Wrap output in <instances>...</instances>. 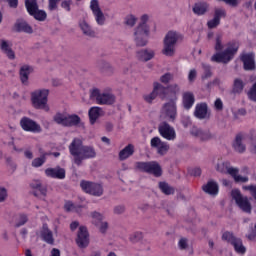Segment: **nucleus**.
Returning a JSON list of instances; mask_svg holds the SVG:
<instances>
[{
  "label": "nucleus",
  "mask_w": 256,
  "mask_h": 256,
  "mask_svg": "<svg viewBox=\"0 0 256 256\" xmlns=\"http://www.w3.org/2000/svg\"><path fill=\"white\" fill-rule=\"evenodd\" d=\"M69 153L73 157V163L77 167L83 165L85 159H95L97 157V150L93 146L83 145V140L80 138H74L70 145L68 146Z\"/></svg>",
  "instance_id": "1"
},
{
  "label": "nucleus",
  "mask_w": 256,
  "mask_h": 256,
  "mask_svg": "<svg viewBox=\"0 0 256 256\" xmlns=\"http://www.w3.org/2000/svg\"><path fill=\"white\" fill-rule=\"evenodd\" d=\"M183 39L181 33L169 31L163 39V48L161 50L164 57H175L177 53V43Z\"/></svg>",
  "instance_id": "2"
},
{
  "label": "nucleus",
  "mask_w": 256,
  "mask_h": 256,
  "mask_svg": "<svg viewBox=\"0 0 256 256\" xmlns=\"http://www.w3.org/2000/svg\"><path fill=\"white\" fill-rule=\"evenodd\" d=\"M149 21V15L144 14L141 17V23L134 30V41L137 47H145L149 40V26L147 25Z\"/></svg>",
  "instance_id": "3"
},
{
  "label": "nucleus",
  "mask_w": 256,
  "mask_h": 256,
  "mask_svg": "<svg viewBox=\"0 0 256 256\" xmlns=\"http://www.w3.org/2000/svg\"><path fill=\"white\" fill-rule=\"evenodd\" d=\"M237 51H239V43L235 41L229 42L224 51L218 52L211 57V61L227 64L229 61H232Z\"/></svg>",
  "instance_id": "4"
},
{
  "label": "nucleus",
  "mask_w": 256,
  "mask_h": 256,
  "mask_svg": "<svg viewBox=\"0 0 256 256\" xmlns=\"http://www.w3.org/2000/svg\"><path fill=\"white\" fill-rule=\"evenodd\" d=\"M53 121L56 125L62 127H77L81 123V118L76 115H70L67 112H58L53 116Z\"/></svg>",
  "instance_id": "5"
},
{
  "label": "nucleus",
  "mask_w": 256,
  "mask_h": 256,
  "mask_svg": "<svg viewBox=\"0 0 256 256\" xmlns=\"http://www.w3.org/2000/svg\"><path fill=\"white\" fill-rule=\"evenodd\" d=\"M49 97V90L41 89L35 90L31 93V102L34 109H43V111H49V105H47Z\"/></svg>",
  "instance_id": "6"
},
{
  "label": "nucleus",
  "mask_w": 256,
  "mask_h": 256,
  "mask_svg": "<svg viewBox=\"0 0 256 256\" xmlns=\"http://www.w3.org/2000/svg\"><path fill=\"white\" fill-rule=\"evenodd\" d=\"M160 119L168 123H175L177 119V102L170 100L162 105Z\"/></svg>",
  "instance_id": "7"
},
{
  "label": "nucleus",
  "mask_w": 256,
  "mask_h": 256,
  "mask_svg": "<svg viewBox=\"0 0 256 256\" xmlns=\"http://www.w3.org/2000/svg\"><path fill=\"white\" fill-rule=\"evenodd\" d=\"M135 168L142 173H148L149 175H154V177H161L163 175V170L161 165L156 161L150 162H136Z\"/></svg>",
  "instance_id": "8"
},
{
  "label": "nucleus",
  "mask_w": 256,
  "mask_h": 256,
  "mask_svg": "<svg viewBox=\"0 0 256 256\" xmlns=\"http://www.w3.org/2000/svg\"><path fill=\"white\" fill-rule=\"evenodd\" d=\"M90 99L98 105H113L115 103V96L113 94L101 93L99 89H93L90 92Z\"/></svg>",
  "instance_id": "9"
},
{
  "label": "nucleus",
  "mask_w": 256,
  "mask_h": 256,
  "mask_svg": "<svg viewBox=\"0 0 256 256\" xmlns=\"http://www.w3.org/2000/svg\"><path fill=\"white\" fill-rule=\"evenodd\" d=\"M231 195L236 205H238V207L244 211V213L251 214L253 207L251 206V202H249V198L247 196H243L241 191L238 189L232 190Z\"/></svg>",
  "instance_id": "10"
},
{
  "label": "nucleus",
  "mask_w": 256,
  "mask_h": 256,
  "mask_svg": "<svg viewBox=\"0 0 256 256\" xmlns=\"http://www.w3.org/2000/svg\"><path fill=\"white\" fill-rule=\"evenodd\" d=\"M190 135H192L194 139H197L201 143H207V141H212V139H215V134H213L211 130L199 128L196 126L191 128Z\"/></svg>",
  "instance_id": "11"
},
{
  "label": "nucleus",
  "mask_w": 256,
  "mask_h": 256,
  "mask_svg": "<svg viewBox=\"0 0 256 256\" xmlns=\"http://www.w3.org/2000/svg\"><path fill=\"white\" fill-rule=\"evenodd\" d=\"M90 9L97 25L103 27V25H105V22L107 21V18L105 17L103 10H101V6H99V0H91Z\"/></svg>",
  "instance_id": "12"
},
{
  "label": "nucleus",
  "mask_w": 256,
  "mask_h": 256,
  "mask_svg": "<svg viewBox=\"0 0 256 256\" xmlns=\"http://www.w3.org/2000/svg\"><path fill=\"white\" fill-rule=\"evenodd\" d=\"M158 131L164 139L167 141H175L177 139V133L175 132V128L169 125V122L163 121L158 126Z\"/></svg>",
  "instance_id": "13"
},
{
  "label": "nucleus",
  "mask_w": 256,
  "mask_h": 256,
  "mask_svg": "<svg viewBox=\"0 0 256 256\" xmlns=\"http://www.w3.org/2000/svg\"><path fill=\"white\" fill-rule=\"evenodd\" d=\"M92 217V224L97 227V229L102 233V235H105L107 233V230L109 229V222L105 221V216L103 214L94 211L91 213Z\"/></svg>",
  "instance_id": "14"
},
{
  "label": "nucleus",
  "mask_w": 256,
  "mask_h": 256,
  "mask_svg": "<svg viewBox=\"0 0 256 256\" xmlns=\"http://www.w3.org/2000/svg\"><path fill=\"white\" fill-rule=\"evenodd\" d=\"M81 187L85 193H89V195H93L94 197H101L103 195V186L101 184L82 181Z\"/></svg>",
  "instance_id": "15"
},
{
  "label": "nucleus",
  "mask_w": 256,
  "mask_h": 256,
  "mask_svg": "<svg viewBox=\"0 0 256 256\" xmlns=\"http://www.w3.org/2000/svg\"><path fill=\"white\" fill-rule=\"evenodd\" d=\"M20 125L24 131L30 133H41V125L37 124L34 120L28 117H23L20 120Z\"/></svg>",
  "instance_id": "16"
},
{
  "label": "nucleus",
  "mask_w": 256,
  "mask_h": 256,
  "mask_svg": "<svg viewBox=\"0 0 256 256\" xmlns=\"http://www.w3.org/2000/svg\"><path fill=\"white\" fill-rule=\"evenodd\" d=\"M76 243L80 249H85V247L89 246V232L87 231V227H79Z\"/></svg>",
  "instance_id": "17"
},
{
  "label": "nucleus",
  "mask_w": 256,
  "mask_h": 256,
  "mask_svg": "<svg viewBox=\"0 0 256 256\" xmlns=\"http://www.w3.org/2000/svg\"><path fill=\"white\" fill-rule=\"evenodd\" d=\"M150 145L153 149H157V153H159V155H165V153L169 151V144H167V142H163L159 137L152 138Z\"/></svg>",
  "instance_id": "18"
},
{
  "label": "nucleus",
  "mask_w": 256,
  "mask_h": 256,
  "mask_svg": "<svg viewBox=\"0 0 256 256\" xmlns=\"http://www.w3.org/2000/svg\"><path fill=\"white\" fill-rule=\"evenodd\" d=\"M13 44L9 40L0 39V49L8 59H15V51H13Z\"/></svg>",
  "instance_id": "19"
},
{
  "label": "nucleus",
  "mask_w": 256,
  "mask_h": 256,
  "mask_svg": "<svg viewBox=\"0 0 256 256\" xmlns=\"http://www.w3.org/2000/svg\"><path fill=\"white\" fill-rule=\"evenodd\" d=\"M40 235L42 239L47 243L48 245H55V238H53V231L49 229V226L47 224H43L42 229L40 231Z\"/></svg>",
  "instance_id": "20"
},
{
  "label": "nucleus",
  "mask_w": 256,
  "mask_h": 256,
  "mask_svg": "<svg viewBox=\"0 0 256 256\" xmlns=\"http://www.w3.org/2000/svg\"><path fill=\"white\" fill-rule=\"evenodd\" d=\"M45 175L52 179H65V170L59 166L56 168H48L45 170Z\"/></svg>",
  "instance_id": "21"
},
{
  "label": "nucleus",
  "mask_w": 256,
  "mask_h": 256,
  "mask_svg": "<svg viewBox=\"0 0 256 256\" xmlns=\"http://www.w3.org/2000/svg\"><path fill=\"white\" fill-rule=\"evenodd\" d=\"M136 57L139 61H143L147 63V61H151L155 57V50L153 49H142L136 53Z\"/></svg>",
  "instance_id": "22"
},
{
  "label": "nucleus",
  "mask_w": 256,
  "mask_h": 256,
  "mask_svg": "<svg viewBox=\"0 0 256 256\" xmlns=\"http://www.w3.org/2000/svg\"><path fill=\"white\" fill-rule=\"evenodd\" d=\"M30 187L32 189H35L34 191L35 197H40V195L42 197H45L47 195V187L43 186V184H41V181L39 180L32 181L30 184Z\"/></svg>",
  "instance_id": "23"
},
{
  "label": "nucleus",
  "mask_w": 256,
  "mask_h": 256,
  "mask_svg": "<svg viewBox=\"0 0 256 256\" xmlns=\"http://www.w3.org/2000/svg\"><path fill=\"white\" fill-rule=\"evenodd\" d=\"M232 169H235V168L231 167V163H229V161L224 159H218L216 164V171H218V173L231 175L230 171Z\"/></svg>",
  "instance_id": "24"
},
{
  "label": "nucleus",
  "mask_w": 256,
  "mask_h": 256,
  "mask_svg": "<svg viewBox=\"0 0 256 256\" xmlns=\"http://www.w3.org/2000/svg\"><path fill=\"white\" fill-rule=\"evenodd\" d=\"M207 111V103H200L196 105L194 115L197 119H207V117H209V113Z\"/></svg>",
  "instance_id": "25"
},
{
  "label": "nucleus",
  "mask_w": 256,
  "mask_h": 256,
  "mask_svg": "<svg viewBox=\"0 0 256 256\" xmlns=\"http://www.w3.org/2000/svg\"><path fill=\"white\" fill-rule=\"evenodd\" d=\"M242 62L244 64L245 71H253L255 69V55L244 54L242 56Z\"/></svg>",
  "instance_id": "26"
},
{
  "label": "nucleus",
  "mask_w": 256,
  "mask_h": 256,
  "mask_svg": "<svg viewBox=\"0 0 256 256\" xmlns=\"http://www.w3.org/2000/svg\"><path fill=\"white\" fill-rule=\"evenodd\" d=\"M14 27L18 33H33V27L25 20H17Z\"/></svg>",
  "instance_id": "27"
},
{
  "label": "nucleus",
  "mask_w": 256,
  "mask_h": 256,
  "mask_svg": "<svg viewBox=\"0 0 256 256\" xmlns=\"http://www.w3.org/2000/svg\"><path fill=\"white\" fill-rule=\"evenodd\" d=\"M182 103L184 109H191L195 105V94L193 92H184L182 95Z\"/></svg>",
  "instance_id": "28"
},
{
  "label": "nucleus",
  "mask_w": 256,
  "mask_h": 256,
  "mask_svg": "<svg viewBox=\"0 0 256 256\" xmlns=\"http://www.w3.org/2000/svg\"><path fill=\"white\" fill-rule=\"evenodd\" d=\"M79 28L81 29L83 35H85V37H95V30H93V27H91V24L88 23L85 20H80L79 21Z\"/></svg>",
  "instance_id": "29"
},
{
  "label": "nucleus",
  "mask_w": 256,
  "mask_h": 256,
  "mask_svg": "<svg viewBox=\"0 0 256 256\" xmlns=\"http://www.w3.org/2000/svg\"><path fill=\"white\" fill-rule=\"evenodd\" d=\"M31 73H33V67L29 65H23L20 68V79L23 85H27V83H29V75H31Z\"/></svg>",
  "instance_id": "30"
},
{
  "label": "nucleus",
  "mask_w": 256,
  "mask_h": 256,
  "mask_svg": "<svg viewBox=\"0 0 256 256\" xmlns=\"http://www.w3.org/2000/svg\"><path fill=\"white\" fill-rule=\"evenodd\" d=\"M88 115L91 125H95L97 119L103 115V109H101V107H92L90 108Z\"/></svg>",
  "instance_id": "31"
},
{
  "label": "nucleus",
  "mask_w": 256,
  "mask_h": 256,
  "mask_svg": "<svg viewBox=\"0 0 256 256\" xmlns=\"http://www.w3.org/2000/svg\"><path fill=\"white\" fill-rule=\"evenodd\" d=\"M154 91L156 93V96L160 97V99L165 100L167 99L169 92V87H165L162 84H159L158 82L154 83Z\"/></svg>",
  "instance_id": "32"
},
{
  "label": "nucleus",
  "mask_w": 256,
  "mask_h": 256,
  "mask_svg": "<svg viewBox=\"0 0 256 256\" xmlns=\"http://www.w3.org/2000/svg\"><path fill=\"white\" fill-rule=\"evenodd\" d=\"M135 153V146L133 144H128L124 149L119 152V159L120 161H125L129 159L131 155Z\"/></svg>",
  "instance_id": "33"
},
{
  "label": "nucleus",
  "mask_w": 256,
  "mask_h": 256,
  "mask_svg": "<svg viewBox=\"0 0 256 256\" xmlns=\"http://www.w3.org/2000/svg\"><path fill=\"white\" fill-rule=\"evenodd\" d=\"M202 189L205 193H208V195H217V193H219V185H217L215 181H209Z\"/></svg>",
  "instance_id": "34"
},
{
  "label": "nucleus",
  "mask_w": 256,
  "mask_h": 256,
  "mask_svg": "<svg viewBox=\"0 0 256 256\" xmlns=\"http://www.w3.org/2000/svg\"><path fill=\"white\" fill-rule=\"evenodd\" d=\"M209 11V4L207 2H198L193 7L195 15H205Z\"/></svg>",
  "instance_id": "35"
},
{
  "label": "nucleus",
  "mask_w": 256,
  "mask_h": 256,
  "mask_svg": "<svg viewBox=\"0 0 256 256\" xmlns=\"http://www.w3.org/2000/svg\"><path fill=\"white\" fill-rule=\"evenodd\" d=\"M243 89H245V82L239 78H236L233 83L232 93L234 95H241V93H243Z\"/></svg>",
  "instance_id": "36"
},
{
  "label": "nucleus",
  "mask_w": 256,
  "mask_h": 256,
  "mask_svg": "<svg viewBox=\"0 0 256 256\" xmlns=\"http://www.w3.org/2000/svg\"><path fill=\"white\" fill-rule=\"evenodd\" d=\"M234 150L237 153H245V144H243V136L237 135L233 144Z\"/></svg>",
  "instance_id": "37"
},
{
  "label": "nucleus",
  "mask_w": 256,
  "mask_h": 256,
  "mask_svg": "<svg viewBox=\"0 0 256 256\" xmlns=\"http://www.w3.org/2000/svg\"><path fill=\"white\" fill-rule=\"evenodd\" d=\"M47 155H49V153L42 152L40 157L32 160V164H31L32 167H35V168L43 167V165H45V162L47 161Z\"/></svg>",
  "instance_id": "38"
},
{
  "label": "nucleus",
  "mask_w": 256,
  "mask_h": 256,
  "mask_svg": "<svg viewBox=\"0 0 256 256\" xmlns=\"http://www.w3.org/2000/svg\"><path fill=\"white\" fill-rule=\"evenodd\" d=\"M238 174H239V169L235 168V169L230 170V175H231V177H233V179H234V181H236V183H247V181H249V177L241 176Z\"/></svg>",
  "instance_id": "39"
},
{
  "label": "nucleus",
  "mask_w": 256,
  "mask_h": 256,
  "mask_svg": "<svg viewBox=\"0 0 256 256\" xmlns=\"http://www.w3.org/2000/svg\"><path fill=\"white\" fill-rule=\"evenodd\" d=\"M232 246L234 247L236 253H239V255H245L247 249L243 245V241L240 238H236L232 243Z\"/></svg>",
  "instance_id": "40"
},
{
  "label": "nucleus",
  "mask_w": 256,
  "mask_h": 256,
  "mask_svg": "<svg viewBox=\"0 0 256 256\" xmlns=\"http://www.w3.org/2000/svg\"><path fill=\"white\" fill-rule=\"evenodd\" d=\"M159 189L164 195H173L175 193V188L171 187L167 182H160Z\"/></svg>",
  "instance_id": "41"
},
{
  "label": "nucleus",
  "mask_w": 256,
  "mask_h": 256,
  "mask_svg": "<svg viewBox=\"0 0 256 256\" xmlns=\"http://www.w3.org/2000/svg\"><path fill=\"white\" fill-rule=\"evenodd\" d=\"M31 17H34V19H36V21H45V19H47V12H45L44 10H39V7L37 8V10H33Z\"/></svg>",
  "instance_id": "42"
},
{
  "label": "nucleus",
  "mask_w": 256,
  "mask_h": 256,
  "mask_svg": "<svg viewBox=\"0 0 256 256\" xmlns=\"http://www.w3.org/2000/svg\"><path fill=\"white\" fill-rule=\"evenodd\" d=\"M25 7L29 14H33V11H37L39 4L37 3V0H25Z\"/></svg>",
  "instance_id": "43"
},
{
  "label": "nucleus",
  "mask_w": 256,
  "mask_h": 256,
  "mask_svg": "<svg viewBox=\"0 0 256 256\" xmlns=\"http://www.w3.org/2000/svg\"><path fill=\"white\" fill-rule=\"evenodd\" d=\"M98 67L102 71V73H107L108 75H111V73H113V66H111L109 62L100 61Z\"/></svg>",
  "instance_id": "44"
},
{
  "label": "nucleus",
  "mask_w": 256,
  "mask_h": 256,
  "mask_svg": "<svg viewBox=\"0 0 256 256\" xmlns=\"http://www.w3.org/2000/svg\"><path fill=\"white\" fill-rule=\"evenodd\" d=\"M215 51H223V35H216Z\"/></svg>",
  "instance_id": "45"
},
{
  "label": "nucleus",
  "mask_w": 256,
  "mask_h": 256,
  "mask_svg": "<svg viewBox=\"0 0 256 256\" xmlns=\"http://www.w3.org/2000/svg\"><path fill=\"white\" fill-rule=\"evenodd\" d=\"M236 239L237 238L231 232H224L222 235V241H227V243H230L231 245Z\"/></svg>",
  "instance_id": "46"
},
{
  "label": "nucleus",
  "mask_w": 256,
  "mask_h": 256,
  "mask_svg": "<svg viewBox=\"0 0 256 256\" xmlns=\"http://www.w3.org/2000/svg\"><path fill=\"white\" fill-rule=\"evenodd\" d=\"M63 0H48V10L57 11L59 9V3Z\"/></svg>",
  "instance_id": "47"
},
{
  "label": "nucleus",
  "mask_w": 256,
  "mask_h": 256,
  "mask_svg": "<svg viewBox=\"0 0 256 256\" xmlns=\"http://www.w3.org/2000/svg\"><path fill=\"white\" fill-rule=\"evenodd\" d=\"M144 101H146V103H153V101H155V99H157V93L155 92V89H153V91L149 94H145L143 96Z\"/></svg>",
  "instance_id": "48"
},
{
  "label": "nucleus",
  "mask_w": 256,
  "mask_h": 256,
  "mask_svg": "<svg viewBox=\"0 0 256 256\" xmlns=\"http://www.w3.org/2000/svg\"><path fill=\"white\" fill-rule=\"evenodd\" d=\"M135 23H137V18L134 15L126 16L125 25L128 27H135Z\"/></svg>",
  "instance_id": "49"
},
{
  "label": "nucleus",
  "mask_w": 256,
  "mask_h": 256,
  "mask_svg": "<svg viewBox=\"0 0 256 256\" xmlns=\"http://www.w3.org/2000/svg\"><path fill=\"white\" fill-rule=\"evenodd\" d=\"M29 221V216L27 214H20L18 216V221L16 223V227H22V225H25Z\"/></svg>",
  "instance_id": "50"
},
{
  "label": "nucleus",
  "mask_w": 256,
  "mask_h": 256,
  "mask_svg": "<svg viewBox=\"0 0 256 256\" xmlns=\"http://www.w3.org/2000/svg\"><path fill=\"white\" fill-rule=\"evenodd\" d=\"M141 239H143V233L141 232H135L130 236L131 243H139Z\"/></svg>",
  "instance_id": "51"
},
{
  "label": "nucleus",
  "mask_w": 256,
  "mask_h": 256,
  "mask_svg": "<svg viewBox=\"0 0 256 256\" xmlns=\"http://www.w3.org/2000/svg\"><path fill=\"white\" fill-rule=\"evenodd\" d=\"M202 68L204 69L203 79H209V77L212 75L211 66L209 64L202 63Z\"/></svg>",
  "instance_id": "52"
},
{
  "label": "nucleus",
  "mask_w": 256,
  "mask_h": 256,
  "mask_svg": "<svg viewBox=\"0 0 256 256\" xmlns=\"http://www.w3.org/2000/svg\"><path fill=\"white\" fill-rule=\"evenodd\" d=\"M227 13L225 12V9L222 8H216L214 11V17L218 19V21H221V17H225Z\"/></svg>",
  "instance_id": "53"
},
{
  "label": "nucleus",
  "mask_w": 256,
  "mask_h": 256,
  "mask_svg": "<svg viewBox=\"0 0 256 256\" xmlns=\"http://www.w3.org/2000/svg\"><path fill=\"white\" fill-rule=\"evenodd\" d=\"M173 79V74L171 73H166L160 77L161 83H164L167 85V83H171V80Z\"/></svg>",
  "instance_id": "54"
},
{
  "label": "nucleus",
  "mask_w": 256,
  "mask_h": 256,
  "mask_svg": "<svg viewBox=\"0 0 256 256\" xmlns=\"http://www.w3.org/2000/svg\"><path fill=\"white\" fill-rule=\"evenodd\" d=\"M64 209L68 212L79 211V208L77 206H75V204H73V202H71V201H68L65 203Z\"/></svg>",
  "instance_id": "55"
},
{
  "label": "nucleus",
  "mask_w": 256,
  "mask_h": 256,
  "mask_svg": "<svg viewBox=\"0 0 256 256\" xmlns=\"http://www.w3.org/2000/svg\"><path fill=\"white\" fill-rule=\"evenodd\" d=\"M168 91H170V93H173V95H177L181 93V88L177 84H171L168 86Z\"/></svg>",
  "instance_id": "56"
},
{
  "label": "nucleus",
  "mask_w": 256,
  "mask_h": 256,
  "mask_svg": "<svg viewBox=\"0 0 256 256\" xmlns=\"http://www.w3.org/2000/svg\"><path fill=\"white\" fill-rule=\"evenodd\" d=\"M221 23V20L214 17L212 20L208 21L207 26L209 29H215L219 24Z\"/></svg>",
  "instance_id": "57"
},
{
  "label": "nucleus",
  "mask_w": 256,
  "mask_h": 256,
  "mask_svg": "<svg viewBox=\"0 0 256 256\" xmlns=\"http://www.w3.org/2000/svg\"><path fill=\"white\" fill-rule=\"evenodd\" d=\"M73 1L71 0H64L61 2V7L62 9H65V11H71V5H72Z\"/></svg>",
  "instance_id": "58"
},
{
  "label": "nucleus",
  "mask_w": 256,
  "mask_h": 256,
  "mask_svg": "<svg viewBox=\"0 0 256 256\" xmlns=\"http://www.w3.org/2000/svg\"><path fill=\"white\" fill-rule=\"evenodd\" d=\"M195 79H197V70L192 69V70H190V72L188 74V81L190 83H193V81H195Z\"/></svg>",
  "instance_id": "59"
},
{
  "label": "nucleus",
  "mask_w": 256,
  "mask_h": 256,
  "mask_svg": "<svg viewBox=\"0 0 256 256\" xmlns=\"http://www.w3.org/2000/svg\"><path fill=\"white\" fill-rule=\"evenodd\" d=\"M214 107L216 111H223V101L221 100V98L215 100Z\"/></svg>",
  "instance_id": "60"
},
{
  "label": "nucleus",
  "mask_w": 256,
  "mask_h": 256,
  "mask_svg": "<svg viewBox=\"0 0 256 256\" xmlns=\"http://www.w3.org/2000/svg\"><path fill=\"white\" fill-rule=\"evenodd\" d=\"M247 238L250 241H255V239H256V225L254 226V228H251L250 232L247 235Z\"/></svg>",
  "instance_id": "61"
},
{
  "label": "nucleus",
  "mask_w": 256,
  "mask_h": 256,
  "mask_svg": "<svg viewBox=\"0 0 256 256\" xmlns=\"http://www.w3.org/2000/svg\"><path fill=\"white\" fill-rule=\"evenodd\" d=\"M114 213H115V215H122V213H125V206H123V205L115 206Z\"/></svg>",
  "instance_id": "62"
},
{
  "label": "nucleus",
  "mask_w": 256,
  "mask_h": 256,
  "mask_svg": "<svg viewBox=\"0 0 256 256\" xmlns=\"http://www.w3.org/2000/svg\"><path fill=\"white\" fill-rule=\"evenodd\" d=\"M7 199V189L0 187V203Z\"/></svg>",
  "instance_id": "63"
},
{
  "label": "nucleus",
  "mask_w": 256,
  "mask_h": 256,
  "mask_svg": "<svg viewBox=\"0 0 256 256\" xmlns=\"http://www.w3.org/2000/svg\"><path fill=\"white\" fill-rule=\"evenodd\" d=\"M178 245H179L180 249H185L187 247V239L181 238L178 242Z\"/></svg>",
  "instance_id": "64"
}]
</instances>
